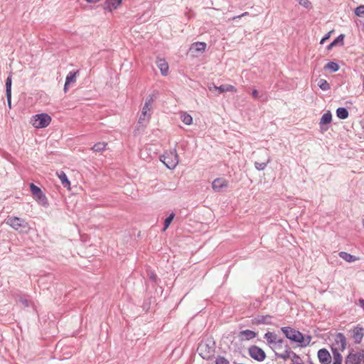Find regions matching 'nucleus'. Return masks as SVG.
Here are the masks:
<instances>
[{
	"label": "nucleus",
	"instance_id": "22",
	"mask_svg": "<svg viewBox=\"0 0 364 364\" xmlns=\"http://www.w3.org/2000/svg\"><path fill=\"white\" fill-rule=\"evenodd\" d=\"M191 50L203 53L206 49V43L204 42H196L191 45Z\"/></svg>",
	"mask_w": 364,
	"mask_h": 364
},
{
	"label": "nucleus",
	"instance_id": "31",
	"mask_svg": "<svg viewBox=\"0 0 364 364\" xmlns=\"http://www.w3.org/2000/svg\"><path fill=\"white\" fill-rule=\"evenodd\" d=\"M344 36L340 35L338 38H336L330 45L328 46V49L332 48L335 46H336L338 43H341L343 44Z\"/></svg>",
	"mask_w": 364,
	"mask_h": 364
},
{
	"label": "nucleus",
	"instance_id": "7",
	"mask_svg": "<svg viewBox=\"0 0 364 364\" xmlns=\"http://www.w3.org/2000/svg\"><path fill=\"white\" fill-rule=\"evenodd\" d=\"M248 353L252 359L259 362H262L266 358L264 351L257 346H251L248 349Z\"/></svg>",
	"mask_w": 364,
	"mask_h": 364
},
{
	"label": "nucleus",
	"instance_id": "10",
	"mask_svg": "<svg viewBox=\"0 0 364 364\" xmlns=\"http://www.w3.org/2000/svg\"><path fill=\"white\" fill-rule=\"evenodd\" d=\"M200 356L204 359H209L214 353V349L206 343H200L198 348Z\"/></svg>",
	"mask_w": 364,
	"mask_h": 364
},
{
	"label": "nucleus",
	"instance_id": "5",
	"mask_svg": "<svg viewBox=\"0 0 364 364\" xmlns=\"http://www.w3.org/2000/svg\"><path fill=\"white\" fill-rule=\"evenodd\" d=\"M50 122V116L46 113L36 114L31 119V124L36 129L47 127Z\"/></svg>",
	"mask_w": 364,
	"mask_h": 364
},
{
	"label": "nucleus",
	"instance_id": "8",
	"mask_svg": "<svg viewBox=\"0 0 364 364\" xmlns=\"http://www.w3.org/2000/svg\"><path fill=\"white\" fill-rule=\"evenodd\" d=\"M346 364H364V353L363 352L350 353L346 358Z\"/></svg>",
	"mask_w": 364,
	"mask_h": 364
},
{
	"label": "nucleus",
	"instance_id": "23",
	"mask_svg": "<svg viewBox=\"0 0 364 364\" xmlns=\"http://www.w3.org/2000/svg\"><path fill=\"white\" fill-rule=\"evenodd\" d=\"M107 144L105 142H97L92 147L94 152H102L106 149Z\"/></svg>",
	"mask_w": 364,
	"mask_h": 364
},
{
	"label": "nucleus",
	"instance_id": "26",
	"mask_svg": "<svg viewBox=\"0 0 364 364\" xmlns=\"http://www.w3.org/2000/svg\"><path fill=\"white\" fill-rule=\"evenodd\" d=\"M332 115L330 112H327L323 114L321 118L320 124H329L331 122Z\"/></svg>",
	"mask_w": 364,
	"mask_h": 364
},
{
	"label": "nucleus",
	"instance_id": "6",
	"mask_svg": "<svg viewBox=\"0 0 364 364\" xmlns=\"http://www.w3.org/2000/svg\"><path fill=\"white\" fill-rule=\"evenodd\" d=\"M156 96L154 95H149L146 100L144 105L142 108L141 114L139 119V122L143 124L149 122L150 119L149 112L152 109L153 103L154 102Z\"/></svg>",
	"mask_w": 364,
	"mask_h": 364
},
{
	"label": "nucleus",
	"instance_id": "27",
	"mask_svg": "<svg viewBox=\"0 0 364 364\" xmlns=\"http://www.w3.org/2000/svg\"><path fill=\"white\" fill-rule=\"evenodd\" d=\"M181 119L185 124L187 125H190L193 122L192 117L190 114L185 112L181 114Z\"/></svg>",
	"mask_w": 364,
	"mask_h": 364
},
{
	"label": "nucleus",
	"instance_id": "25",
	"mask_svg": "<svg viewBox=\"0 0 364 364\" xmlns=\"http://www.w3.org/2000/svg\"><path fill=\"white\" fill-rule=\"evenodd\" d=\"M79 71L76 72H70L68 73V75L66 77L65 82H67V85H70L71 83H73L76 81L77 75L78 74Z\"/></svg>",
	"mask_w": 364,
	"mask_h": 364
},
{
	"label": "nucleus",
	"instance_id": "34",
	"mask_svg": "<svg viewBox=\"0 0 364 364\" xmlns=\"http://www.w3.org/2000/svg\"><path fill=\"white\" fill-rule=\"evenodd\" d=\"M173 218H174V214L172 213L168 218H166L165 222H164V228L163 230L164 231H165L168 228V226L171 224V223L172 222Z\"/></svg>",
	"mask_w": 364,
	"mask_h": 364
},
{
	"label": "nucleus",
	"instance_id": "3",
	"mask_svg": "<svg viewBox=\"0 0 364 364\" xmlns=\"http://www.w3.org/2000/svg\"><path fill=\"white\" fill-rule=\"evenodd\" d=\"M271 349L275 353L277 357L284 360H287L290 357V348L283 339H281L274 346H272Z\"/></svg>",
	"mask_w": 364,
	"mask_h": 364
},
{
	"label": "nucleus",
	"instance_id": "21",
	"mask_svg": "<svg viewBox=\"0 0 364 364\" xmlns=\"http://www.w3.org/2000/svg\"><path fill=\"white\" fill-rule=\"evenodd\" d=\"M338 255L347 262H353L359 259V257L346 252H340Z\"/></svg>",
	"mask_w": 364,
	"mask_h": 364
},
{
	"label": "nucleus",
	"instance_id": "32",
	"mask_svg": "<svg viewBox=\"0 0 364 364\" xmlns=\"http://www.w3.org/2000/svg\"><path fill=\"white\" fill-rule=\"evenodd\" d=\"M325 68L331 70V71L333 72H336L337 70H338L339 66L337 63L334 62H330L325 65Z\"/></svg>",
	"mask_w": 364,
	"mask_h": 364
},
{
	"label": "nucleus",
	"instance_id": "37",
	"mask_svg": "<svg viewBox=\"0 0 364 364\" xmlns=\"http://www.w3.org/2000/svg\"><path fill=\"white\" fill-rule=\"evenodd\" d=\"M333 32V31L328 32L320 41V43L321 44H323L326 41H327L330 36H331V33Z\"/></svg>",
	"mask_w": 364,
	"mask_h": 364
},
{
	"label": "nucleus",
	"instance_id": "9",
	"mask_svg": "<svg viewBox=\"0 0 364 364\" xmlns=\"http://www.w3.org/2000/svg\"><path fill=\"white\" fill-rule=\"evenodd\" d=\"M346 346V341L345 336L338 333L336 336L335 343L333 345L332 350L343 351Z\"/></svg>",
	"mask_w": 364,
	"mask_h": 364
},
{
	"label": "nucleus",
	"instance_id": "2",
	"mask_svg": "<svg viewBox=\"0 0 364 364\" xmlns=\"http://www.w3.org/2000/svg\"><path fill=\"white\" fill-rule=\"evenodd\" d=\"M6 223L20 233H28L31 229L28 223L25 219L16 216H8Z\"/></svg>",
	"mask_w": 364,
	"mask_h": 364
},
{
	"label": "nucleus",
	"instance_id": "30",
	"mask_svg": "<svg viewBox=\"0 0 364 364\" xmlns=\"http://www.w3.org/2000/svg\"><path fill=\"white\" fill-rule=\"evenodd\" d=\"M114 7V0H107L104 4V9L105 11L112 13V8Z\"/></svg>",
	"mask_w": 364,
	"mask_h": 364
},
{
	"label": "nucleus",
	"instance_id": "39",
	"mask_svg": "<svg viewBox=\"0 0 364 364\" xmlns=\"http://www.w3.org/2000/svg\"><path fill=\"white\" fill-rule=\"evenodd\" d=\"M252 95L254 98H258L259 97V92L257 90H253L252 92Z\"/></svg>",
	"mask_w": 364,
	"mask_h": 364
},
{
	"label": "nucleus",
	"instance_id": "16",
	"mask_svg": "<svg viewBox=\"0 0 364 364\" xmlns=\"http://www.w3.org/2000/svg\"><path fill=\"white\" fill-rule=\"evenodd\" d=\"M257 333L251 330H245L239 333V338L241 341H249L256 337Z\"/></svg>",
	"mask_w": 364,
	"mask_h": 364
},
{
	"label": "nucleus",
	"instance_id": "1",
	"mask_svg": "<svg viewBox=\"0 0 364 364\" xmlns=\"http://www.w3.org/2000/svg\"><path fill=\"white\" fill-rule=\"evenodd\" d=\"M282 331L287 338L294 342L299 343L302 346H308L311 340V336L304 337L303 334L291 327H283Z\"/></svg>",
	"mask_w": 364,
	"mask_h": 364
},
{
	"label": "nucleus",
	"instance_id": "33",
	"mask_svg": "<svg viewBox=\"0 0 364 364\" xmlns=\"http://www.w3.org/2000/svg\"><path fill=\"white\" fill-rule=\"evenodd\" d=\"M355 14L358 17H364V5H360L355 8Z\"/></svg>",
	"mask_w": 364,
	"mask_h": 364
},
{
	"label": "nucleus",
	"instance_id": "20",
	"mask_svg": "<svg viewBox=\"0 0 364 364\" xmlns=\"http://www.w3.org/2000/svg\"><path fill=\"white\" fill-rule=\"evenodd\" d=\"M353 338L355 343H360L363 338V329L360 327H355L353 330Z\"/></svg>",
	"mask_w": 364,
	"mask_h": 364
},
{
	"label": "nucleus",
	"instance_id": "40",
	"mask_svg": "<svg viewBox=\"0 0 364 364\" xmlns=\"http://www.w3.org/2000/svg\"><path fill=\"white\" fill-rule=\"evenodd\" d=\"M360 306L364 309V300L360 299L359 301Z\"/></svg>",
	"mask_w": 364,
	"mask_h": 364
},
{
	"label": "nucleus",
	"instance_id": "35",
	"mask_svg": "<svg viewBox=\"0 0 364 364\" xmlns=\"http://www.w3.org/2000/svg\"><path fill=\"white\" fill-rule=\"evenodd\" d=\"M299 4L305 7V8H310L311 6V3L309 0H299Z\"/></svg>",
	"mask_w": 364,
	"mask_h": 364
},
{
	"label": "nucleus",
	"instance_id": "4",
	"mask_svg": "<svg viewBox=\"0 0 364 364\" xmlns=\"http://www.w3.org/2000/svg\"><path fill=\"white\" fill-rule=\"evenodd\" d=\"M161 161L169 169H173L178 164V156L176 150L165 153L161 157Z\"/></svg>",
	"mask_w": 364,
	"mask_h": 364
},
{
	"label": "nucleus",
	"instance_id": "41",
	"mask_svg": "<svg viewBox=\"0 0 364 364\" xmlns=\"http://www.w3.org/2000/svg\"><path fill=\"white\" fill-rule=\"evenodd\" d=\"M68 85H67V82H65V85H64V91H65V92H66L68 91Z\"/></svg>",
	"mask_w": 364,
	"mask_h": 364
},
{
	"label": "nucleus",
	"instance_id": "13",
	"mask_svg": "<svg viewBox=\"0 0 364 364\" xmlns=\"http://www.w3.org/2000/svg\"><path fill=\"white\" fill-rule=\"evenodd\" d=\"M228 186V181L224 178H216L212 183V187L215 191L219 192L223 188H226Z\"/></svg>",
	"mask_w": 364,
	"mask_h": 364
},
{
	"label": "nucleus",
	"instance_id": "17",
	"mask_svg": "<svg viewBox=\"0 0 364 364\" xmlns=\"http://www.w3.org/2000/svg\"><path fill=\"white\" fill-rule=\"evenodd\" d=\"M56 175L58 176V178L60 179L61 184L63 186V187L66 188L68 191H70L71 190L70 182L68 180L65 173L61 171L57 172Z\"/></svg>",
	"mask_w": 364,
	"mask_h": 364
},
{
	"label": "nucleus",
	"instance_id": "15",
	"mask_svg": "<svg viewBox=\"0 0 364 364\" xmlns=\"http://www.w3.org/2000/svg\"><path fill=\"white\" fill-rule=\"evenodd\" d=\"M156 65L160 69L161 73L164 76L168 74L169 67L165 59L159 58L156 60Z\"/></svg>",
	"mask_w": 364,
	"mask_h": 364
},
{
	"label": "nucleus",
	"instance_id": "24",
	"mask_svg": "<svg viewBox=\"0 0 364 364\" xmlns=\"http://www.w3.org/2000/svg\"><path fill=\"white\" fill-rule=\"evenodd\" d=\"M336 115L339 119H345L348 117V112L346 108L339 107L336 110Z\"/></svg>",
	"mask_w": 364,
	"mask_h": 364
},
{
	"label": "nucleus",
	"instance_id": "42",
	"mask_svg": "<svg viewBox=\"0 0 364 364\" xmlns=\"http://www.w3.org/2000/svg\"><path fill=\"white\" fill-rule=\"evenodd\" d=\"M122 4V0H115V6L120 5Z\"/></svg>",
	"mask_w": 364,
	"mask_h": 364
},
{
	"label": "nucleus",
	"instance_id": "38",
	"mask_svg": "<svg viewBox=\"0 0 364 364\" xmlns=\"http://www.w3.org/2000/svg\"><path fill=\"white\" fill-rule=\"evenodd\" d=\"M247 15H249V13H248V12H244V13H242V14H240V15H239V16H234L232 19V20H235V19H237V18H242V17H243V16H247Z\"/></svg>",
	"mask_w": 364,
	"mask_h": 364
},
{
	"label": "nucleus",
	"instance_id": "28",
	"mask_svg": "<svg viewBox=\"0 0 364 364\" xmlns=\"http://www.w3.org/2000/svg\"><path fill=\"white\" fill-rule=\"evenodd\" d=\"M341 351L333 350V364H341L342 356L340 354Z\"/></svg>",
	"mask_w": 364,
	"mask_h": 364
},
{
	"label": "nucleus",
	"instance_id": "18",
	"mask_svg": "<svg viewBox=\"0 0 364 364\" xmlns=\"http://www.w3.org/2000/svg\"><path fill=\"white\" fill-rule=\"evenodd\" d=\"M6 92L8 105L11 108V74L9 75L6 81Z\"/></svg>",
	"mask_w": 364,
	"mask_h": 364
},
{
	"label": "nucleus",
	"instance_id": "36",
	"mask_svg": "<svg viewBox=\"0 0 364 364\" xmlns=\"http://www.w3.org/2000/svg\"><path fill=\"white\" fill-rule=\"evenodd\" d=\"M215 364H229V362L223 357H218L215 360Z\"/></svg>",
	"mask_w": 364,
	"mask_h": 364
},
{
	"label": "nucleus",
	"instance_id": "12",
	"mask_svg": "<svg viewBox=\"0 0 364 364\" xmlns=\"http://www.w3.org/2000/svg\"><path fill=\"white\" fill-rule=\"evenodd\" d=\"M318 358L322 364H329L331 361V356L326 349H321L318 352Z\"/></svg>",
	"mask_w": 364,
	"mask_h": 364
},
{
	"label": "nucleus",
	"instance_id": "19",
	"mask_svg": "<svg viewBox=\"0 0 364 364\" xmlns=\"http://www.w3.org/2000/svg\"><path fill=\"white\" fill-rule=\"evenodd\" d=\"M214 89L218 90L219 93H223L225 92H237V88L232 85H223L219 87L214 86Z\"/></svg>",
	"mask_w": 364,
	"mask_h": 364
},
{
	"label": "nucleus",
	"instance_id": "29",
	"mask_svg": "<svg viewBox=\"0 0 364 364\" xmlns=\"http://www.w3.org/2000/svg\"><path fill=\"white\" fill-rule=\"evenodd\" d=\"M318 85L323 90H328L330 89L329 83L324 79H321L318 82Z\"/></svg>",
	"mask_w": 364,
	"mask_h": 364
},
{
	"label": "nucleus",
	"instance_id": "11",
	"mask_svg": "<svg viewBox=\"0 0 364 364\" xmlns=\"http://www.w3.org/2000/svg\"><path fill=\"white\" fill-rule=\"evenodd\" d=\"M30 189L33 196L36 198V200L38 201H42L46 199V197L43 193L42 191L41 190V188L36 186L35 184L31 183Z\"/></svg>",
	"mask_w": 364,
	"mask_h": 364
},
{
	"label": "nucleus",
	"instance_id": "14",
	"mask_svg": "<svg viewBox=\"0 0 364 364\" xmlns=\"http://www.w3.org/2000/svg\"><path fill=\"white\" fill-rule=\"evenodd\" d=\"M264 338L266 339L267 343L270 348H272V346H274L282 339L277 334L270 331H268L264 334Z\"/></svg>",
	"mask_w": 364,
	"mask_h": 364
}]
</instances>
